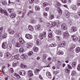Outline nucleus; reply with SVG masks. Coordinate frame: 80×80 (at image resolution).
Returning a JSON list of instances; mask_svg holds the SVG:
<instances>
[{"instance_id": "f257e3e1", "label": "nucleus", "mask_w": 80, "mask_h": 80, "mask_svg": "<svg viewBox=\"0 0 80 80\" xmlns=\"http://www.w3.org/2000/svg\"><path fill=\"white\" fill-rule=\"evenodd\" d=\"M7 37V33H5L4 32L0 33V38H1V39L6 38Z\"/></svg>"}, {"instance_id": "f03ea898", "label": "nucleus", "mask_w": 80, "mask_h": 80, "mask_svg": "<svg viewBox=\"0 0 80 80\" xmlns=\"http://www.w3.org/2000/svg\"><path fill=\"white\" fill-rule=\"evenodd\" d=\"M16 29L15 28H14L12 29L10 28L8 30V32L11 35H13L15 32H16Z\"/></svg>"}, {"instance_id": "7ed1b4c3", "label": "nucleus", "mask_w": 80, "mask_h": 80, "mask_svg": "<svg viewBox=\"0 0 80 80\" xmlns=\"http://www.w3.org/2000/svg\"><path fill=\"white\" fill-rule=\"evenodd\" d=\"M43 37H46V32L45 31L43 32L40 33L39 34V38L41 40H42Z\"/></svg>"}, {"instance_id": "20e7f679", "label": "nucleus", "mask_w": 80, "mask_h": 80, "mask_svg": "<svg viewBox=\"0 0 80 80\" xmlns=\"http://www.w3.org/2000/svg\"><path fill=\"white\" fill-rule=\"evenodd\" d=\"M0 12L2 14H4L5 15H6L7 16H8V14L7 12V11H6L5 10H3L2 8H0Z\"/></svg>"}, {"instance_id": "39448f33", "label": "nucleus", "mask_w": 80, "mask_h": 80, "mask_svg": "<svg viewBox=\"0 0 80 80\" xmlns=\"http://www.w3.org/2000/svg\"><path fill=\"white\" fill-rule=\"evenodd\" d=\"M25 37L26 38H27V39H28V40H31V39L33 38L31 34L28 33L26 34L25 35Z\"/></svg>"}, {"instance_id": "423d86ee", "label": "nucleus", "mask_w": 80, "mask_h": 80, "mask_svg": "<svg viewBox=\"0 0 80 80\" xmlns=\"http://www.w3.org/2000/svg\"><path fill=\"white\" fill-rule=\"evenodd\" d=\"M33 46V43L32 42H29L27 43L26 44V47L27 48H32Z\"/></svg>"}, {"instance_id": "0eeeda50", "label": "nucleus", "mask_w": 80, "mask_h": 80, "mask_svg": "<svg viewBox=\"0 0 80 80\" xmlns=\"http://www.w3.org/2000/svg\"><path fill=\"white\" fill-rule=\"evenodd\" d=\"M19 75L21 76H25L26 75V71L24 70H20L19 72Z\"/></svg>"}, {"instance_id": "6e6552de", "label": "nucleus", "mask_w": 80, "mask_h": 80, "mask_svg": "<svg viewBox=\"0 0 80 80\" xmlns=\"http://www.w3.org/2000/svg\"><path fill=\"white\" fill-rule=\"evenodd\" d=\"M61 27L63 30H67V25L65 23H63L61 24Z\"/></svg>"}, {"instance_id": "1a4fd4ad", "label": "nucleus", "mask_w": 80, "mask_h": 80, "mask_svg": "<svg viewBox=\"0 0 80 80\" xmlns=\"http://www.w3.org/2000/svg\"><path fill=\"white\" fill-rule=\"evenodd\" d=\"M7 42H4L2 44V47L3 49H6L7 48Z\"/></svg>"}, {"instance_id": "9d476101", "label": "nucleus", "mask_w": 80, "mask_h": 80, "mask_svg": "<svg viewBox=\"0 0 80 80\" xmlns=\"http://www.w3.org/2000/svg\"><path fill=\"white\" fill-rule=\"evenodd\" d=\"M64 38H67L68 37H69V33L67 31L64 32L63 34Z\"/></svg>"}, {"instance_id": "9b49d317", "label": "nucleus", "mask_w": 80, "mask_h": 80, "mask_svg": "<svg viewBox=\"0 0 80 80\" xmlns=\"http://www.w3.org/2000/svg\"><path fill=\"white\" fill-rule=\"evenodd\" d=\"M72 38L73 41H74V42H77V41L78 40V38H77V37L75 35H72Z\"/></svg>"}, {"instance_id": "f8f14e48", "label": "nucleus", "mask_w": 80, "mask_h": 80, "mask_svg": "<svg viewBox=\"0 0 80 80\" xmlns=\"http://www.w3.org/2000/svg\"><path fill=\"white\" fill-rule=\"evenodd\" d=\"M79 17H80V11H78L77 12V14L74 15V17L76 19L78 18Z\"/></svg>"}, {"instance_id": "ddd939ff", "label": "nucleus", "mask_w": 80, "mask_h": 80, "mask_svg": "<svg viewBox=\"0 0 80 80\" xmlns=\"http://www.w3.org/2000/svg\"><path fill=\"white\" fill-rule=\"evenodd\" d=\"M28 75L29 77H32L33 76V74L32 72V71L31 70H29L28 71Z\"/></svg>"}, {"instance_id": "4468645a", "label": "nucleus", "mask_w": 80, "mask_h": 80, "mask_svg": "<svg viewBox=\"0 0 80 80\" xmlns=\"http://www.w3.org/2000/svg\"><path fill=\"white\" fill-rule=\"evenodd\" d=\"M58 30L56 32L58 35H61V29H60V27H58Z\"/></svg>"}, {"instance_id": "2eb2a0df", "label": "nucleus", "mask_w": 80, "mask_h": 80, "mask_svg": "<svg viewBox=\"0 0 80 80\" xmlns=\"http://www.w3.org/2000/svg\"><path fill=\"white\" fill-rule=\"evenodd\" d=\"M77 75V72H76V70H73L71 72V75L72 77H74V76H75Z\"/></svg>"}, {"instance_id": "dca6fc26", "label": "nucleus", "mask_w": 80, "mask_h": 80, "mask_svg": "<svg viewBox=\"0 0 80 80\" xmlns=\"http://www.w3.org/2000/svg\"><path fill=\"white\" fill-rule=\"evenodd\" d=\"M5 57H6L7 58H10L11 57V55L9 53L5 54L4 55Z\"/></svg>"}, {"instance_id": "f3484780", "label": "nucleus", "mask_w": 80, "mask_h": 80, "mask_svg": "<svg viewBox=\"0 0 80 80\" xmlns=\"http://www.w3.org/2000/svg\"><path fill=\"white\" fill-rule=\"evenodd\" d=\"M21 58H22L23 59H25V58H27V55L25 54H22L21 55Z\"/></svg>"}, {"instance_id": "a211bd4d", "label": "nucleus", "mask_w": 80, "mask_h": 80, "mask_svg": "<svg viewBox=\"0 0 80 80\" xmlns=\"http://www.w3.org/2000/svg\"><path fill=\"white\" fill-rule=\"evenodd\" d=\"M71 30L72 32H75L77 31V28L76 27H73L71 28Z\"/></svg>"}, {"instance_id": "6ab92c4d", "label": "nucleus", "mask_w": 80, "mask_h": 80, "mask_svg": "<svg viewBox=\"0 0 80 80\" xmlns=\"http://www.w3.org/2000/svg\"><path fill=\"white\" fill-rule=\"evenodd\" d=\"M19 41L21 44H23L25 43V41H24V40L22 38H19Z\"/></svg>"}, {"instance_id": "aec40b11", "label": "nucleus", "mask_w": 80, "mask_h": 80, "mask_svg": "<svg viewBox=\"0 0 80 80\" xmlns=\"http://www.w3.org/2000/svg\"><path fill=\"white\" fill-rule=\"evenodd\" d=\"M46 75L47 77H48L49 78H52V75L50 72H48L46 73Z\"/></svg>"}, {"instance_id": "412c9836", "label": "nucleus", "mask_w": 80, "mask_h": 80, "mask_svg": "<svg viewBox=\"0 0 80 80\" xmlns=\"http://www.w3.org/2000/svg\"><path fill=\"white\" fill-rule=\"evenodd\" d=\"M28 29L30 30V31H33V27L31 25H29L28 26Z\"/></svg>"}, {"instance_id": "4be33fe9", "label": "nucleus", "mask_w": 80, "mask_h": 80, "mask_svg": "<svg viewBox=\"0 0 80 80\" xmlns=\"http://www.w3.org/2000/svg\"><path fill=\"white\" fill-rule=\"evenodd\" d=\"M10 16L11 18H15V17L17 16V15H16V14H15V13H12V14H11Z\"/></svg>"}, {"instance_id": "5701e85b", "label": "nucleus", "mask_w": 80, "mask_h": 80, "mask_svg": "<svg viewBox=\"0 0 80 80\" xmlns=\"http://www.w3.org/2000/svg\"><path fill=\"white\" fill-rule=\"evenodd\" d=\"M2 3L3 5H6L7 4V2L5 0H2Z\"/></svg>"}, {"instance_id": "b1692460", "label": "nucleus", "mask_w": 80, "mask_h": 80, "mask_svg": "<svg viewBox=\"0 0 80 80\" xmlns=\"http://www.w3.org/2000/svg\"><path fill=\"white\" fill-rule=\"evenodd\" d=\"M30 23H32V24L36 23H37V21L35 19H33L31 20Z\"/></svg>"}, {"instance_id": "393cba45", "label": "nucleus", "mask_w": 80, "mask_h": 80, "mask_svg": "<svg viewBox=\"0 0 80 80\" xmlns=\"http://www.w3.org/2000/svg\"><path fill=\"white\" fill-rule=\"evenodd\" d=\"M56 38L58 41H59V42L61 41V39H62L61 37L59 36H56Z\"/></svg>"}, {"instance_id": "a878e982", "label": "nucleus", "mask_w": 80, "mask_h": 80, "mask_svg": "<svg viewBox=\"0 0 80 80\" xmlns=\"http://www.w3.org/2000/svg\"><path fill=\"white\" fill-rule=\"evenodd\" d=\"M21 67L22 68H26L27 67V65H23V63H21Z\"/></svg>"}, {"instance_id": "bb28decb", "label": "nucleus", "mask_w": 80, "mask_h": 80, "mask_svg": "<svg viewBox=\"0 0 80 80\" xmlns=\"http://www.w3.org/2000/svg\"><path fill=\"white\" fill-rule=\"evenodd\" d=\"M58 12H59V13L60 15L62 14V10L60 9V8L59 7L58 8Z\"/></svg>"}, {"instance_id": "cd10ccee", "label": "nucleus", "mask_w": 80, "mask_h": 80, "mask_svg": "<svg viewBox=\"0 0 80 80\" xmlns=\"http://www.w3.org/2000/svg\"><path fill=\"white\" fill-rule=\"evenodd\" d=\"M80 52V48L77 47L76 48V53H79Z\"/></svg>"}, {"instance_id": "c85d7f7f", "label": "nucleus", "mask_w": 80, "mask_h": 80, "mask_svg": "<svg viewBox=\"0 0 80 80\" xmlns=\"http://www.w3.org/2000/svg\"><path fill=\"white\" fill-rule=\"evenodd\" d=\"M48 57V55L47 54L43 53V58L44 59H46Z\"/></svg>"}, {"instance_id": "c756f323", "label": "nucleus", "mask_w": 80, "mask_h": 80, "mask_svg": "<svg viewBox=\"0 0 80 80\" xmlns=\"http://www.w3.org/2000/svg\"><path fill=\"white\" fill-rule=\"evenodd\" d=\"M36 42L37 45H38V46H39L41 44V41L39 40H37Z\"/></svg>"}, {"instance_id": "7c9ffc66", "label": "nucleus", "mask_w": 80, "mask_h": 80, "mask_svg": "<svg viewBox=\"0 0 80 80\" xmlns=\"http://www.w3.org/2000/svg\"><path fill=\"white\" fill-rule=\"evenodd\" d=\"M57 54L59 55H63V52L62 51H59L57 53Z\"/></svg>"}, {"instance_id": "2f4dec72", "label": "nucleus", "mask_w": 80, "mask_h": 80, "mask_svg": "<svg viewBox=\"0 0 80 80\" xmlns=\"http://www.w3.org/2000/svg\"><path fill=\"white\" fill-rule=\"evenodd\" d=\"M33 50L34 52H38V48L35 47L33 48Z\"/></svg>"}, {"instance_id": "473e14b6", "label": "nucleus", "mask_w": 80, "mask_h": 80, "mask_svg": "<svg viewBox=\"0 0 80 80\" xmlns=\"http://www.w3.org/2000/svg\"><path fill=\"white\" fill-rule=\"evenodd\" d=\"M8 11L11 14L13 13V9H8Z\"/></svg>"}, {"instance_id": "72a5a7b5", "label": "nucleus", "mask_w": 80, "mask_h": 80, "mask_svg": "<svg viewBox=\"0 0 80 80\" xmlns=\"http://www.w3.org/2000/svg\"><path fill=\"white\" fill-rule=\"evenodd\" d=\"M16 46L17 47H20L21 45H20V43L19 42H16Z\"/></svg>"}, {"instance_id": "f704fd0d", "label": "nucleus", "mask_w": 80, "mask_h": 80, "mask_svg": "<svg viewBox=\"0 0 80 80\" xmlns=\"http://www.w3.org/2000/svg\"><path fill=\"white\" fill-rule=\"evenodd\" d=\"M76 62H73L72 64V66L73 68L75 67L76 65H77Z\"/></svg>"}, {"instance_id": "c9c22d12", "label": "nucleus", "mask_w": 80, "mask_h": 80, "mask_svg": "<svg viewBox=\"0 0 80 80\" xmlns=\"http://www.w3.org/2000/svg\"><path fill=\"white\" fill-rule=\"evenodd\" d=\"M12 47V44H9L8 45L7 48H8V49H9V50H11Z\"/></svg>"}, {"instance_id": "e433bc0d", "label": "nucleus", "mask_w": 80, "mask_h": 80, "mask_svg": "<svg viewBox=\"0 0 80 80\" xmlns=\"http://www.w3.org/2000/svg\"><path fill=\"white\" fill-rule=\"evenodd\" d=\"M48 5V3H47V2H44L43 3V6L44 7H47Z\"/></svg>"}, {"instance_id": "4c0bfd02", "label": "nucleus", "mask_w": 80, "mask_h": 80, "mask_svg": "<svg viewBox=\"0 0 80 80\" xmlns=\"http://www.w3.org/2000/svg\"><path fill=\"white\" fill-rule=\"evenodd\" d=\"M40 70H39V69H36L35 71H34V73L35 74H36V75H37L38 74L37 73V72L39 73V72H40Z\"/></svg>"}, {"instance_id": "58836bf2", "label": "nucleus", "mask_w": 80, "mask_h": 80, "mask_svg": "<svg viewBox=\"0 0 80 80\" xmlns=\"http://www.w3.org/2000/svg\"><path fill=\"white\" fill-rule=\"evenodd\" d=\"M40 26H36V29L37 30H40Z\"/></svg>"}, {"instance_id": "ea45409f", "label": "nucleus", "mask_w": 80, "mask_h": 80, "mask_svg": "<svg viewBox=\"0 0 80 80\" xmlns=\"http://www.w3.org/2000/svg\"><path fill=\"white\" fill-rule=\"evenodd\" d=\"M33 13V11H30L27 14V15L28 16L30 15V14H32Z\"/></svg>"}, {"instance_id": "a19ab883", "label": "nucleus", "mask_w": 80, "mask_h": 80, "mask_svg": "<svg viewBox=\"0 0 80 80\" xmlns=\"http://www.w3.org/2000/svg\"><path fill=\"white\" fill-rule=\"evenodd\" d=\"M32 55H33V51H32L29 52L28 53V56H31Z\"/></svg>"}, {"instance_id": "79ce46f5", "label": "nucleus", "mask_w": 80, "mask_h": 80, "mask_svg": "<svg viewBox=\"0 0 80 80\" xmlns=\"http://www.w3.org/2000/svg\"><path fill=\"white\" fill-rule=\"evenodd\" d=\"M65 15H66V17L67 18H69V17H70V12H68L67 13H66Z\"/></svg>"}, {"instance_id": "37998d69", "label": "nucleus", "mask_w": 80, "mask_h": 80, "mask_svg": "<svg viewBox=\"0 0 80 80\" xmlns=\"http://www.w3.org/2000/svg\"><path fill=\"white\" fill-rule=\"evenodd\" d=\"M16 56V59L17 60H20V55H15Z\"/></svg>"}, {"instance_id": "c03bdc74", "label": "nucleus", "mask_w": 80, "mask_h": 80, "mask_svg": "<svg viewBox=\"0 0 80 80\" xmlns=\"http://www.w3.org/2000/svg\"><path fill=\"white\" fill-rule=\"evenodd\" d=\"M53 36V35L52 34V32H50V33L49 34L48 37L49 38H52Z\"/></svg>"}, {"instance_id": "a18cd8bd", "label": "nucleus", "mask_w": 80, "mask_h": 80, "mask_svg": "<svg viewBox=\"0 0 80 80\" xmlns=\"http://www.w3.org/2000/svg\"><path fill=\"white\" fill-rule=\"evenodd\" d=\"M10 40L12 43H14L15 42V39L13 38V37H11V38L10 39Z\"/></svg>"}, {"instance_id": "49530a36", "label": "nucleus", "mask_w": 80, "mask_h": 80, "mask_svg": "<svg viewBox=\"0 0 80 80\" xmlns=\"http://www.w3.org/2000/svg\"><path fill=\"white\" fill-rule=\"evenodd\" d=\"M9 72L11 73H13V68H11L10 69H9Z\"/></svg>"}, {"instance_id": "de8ad7c7", "label": "nucleus", "mask_w": 80, "mask_h": 80, "mask_svg": "<svg viewBox=\"0 0 80 80\" xmlns=\"http://www.w3.org/2000/svg\"><path fill=\"white\" fill-rule=\"evenodd\" d=\"M67 67L68 69H71L72 68V67L70 65V64L67 65Z\"/></svg>"}, {"instance_id": "09e8293b", "label": "nucleus", "mask_w": 80, "mask_h": 80, "mask_svg": "<svg viewBox=\"0 0 80 80\" xmlns=\"http://www.w3.org/2000/svg\"><path fill=\"white\" fill-rule=\"evenodd\" d=\"M40 9V8L39 6H36L35 8L36 10L37 11H38V10H39Z\"/></svg>"}, {"instance_id": "8fccbe9b", "label": "nucleus", "mask_w": 80, "mask_h": 80, "mask_svg": "<svg viewBox=\"0 0 80 80\" xmlns=\"http://www.w3.org/2000/svg\"><path fill=\"white\" fill-rule=\"evenodd\" d=\"M8 3H9L10 4H11V5H14L15 3L13 2H12L10 1V0H9Z\"/></svg>"}, {"instance_id": "3c124183", "label": "nucleus", "mask_w": 80, "mask_h": 80, "mask_svg": "<svg viewBox=\"0 0 80 80\" xmlns=\"http://www.w3.org/2000/svg\"><path fill=\"white\" fill-rule=\"evenodd\" d=\"M17 66V63H13L12 67H16Z\"/></svg>"}, {"instance_id": "603ef678", "label": "nucleus", "mask_w": 80, "mask_h": 80, "mask_svg": "<svg viewBox=\"0 0 80 80\" xmlns=\"http://www.w3.org/2000/svg\"><path fill=\"white\" fill-rule=\"evenodd\" d=\"M77 70L78 71H80V64H78L77 66Z\"/></svg>"}, {"instance_id": "864d4df0", "label": "nucleus", "mask_w": 80, "mask_h": 80, "mask_svg": "<svg viewBox=\"0 0 80 80\" xmlns=\"http://www.w3.org/2000/svg\"><path fill=\"white\" fill-rule=\"evenodd\" d=\"M19 52H20V53L23 52H24V49L22 48L20 49Z\"/></svg>"}, {"instance_id": "5fc2aeb1", "label": "nucleus", "mask_w": 80, "mask_h": 80, "mask_svg": "<svg viewBox=\"0 0 80 80\" xmlns=\"http://www.w3.org/2000/svg\"><path fill=\"white\" fill-rule=\"evenodd\" d=\"M3 27H2L0 28V33H2V32H2L3 31Z\"/></svg>"}, {"instance_id": "6e6d98bb", "label": "nucleus", "mask_w": 80, "mask_h": 80, "mask_svg": "<svg viewBox=\"0 0 80 80\" xmlns=\"http://www.w3.org/2000/svg\"><path fill=\"white\" fill-rule=\"evenodd\" d=\"M54 18V16H53V15H51L50 16V20H52V19H53V18Z\"/></svg>"}, {"instance_id": "4d7b16f0", "label": "nucleus", "mask_w": 80, "mask_h": 80, "mask_svg": "<svg viewBox=\"0 0 80 80\" xmlns=\"http://www.w3.org/2000/svg\"><path fill=\"white\" fill-rule=\"evenodd\" d=\"M59 46L60 47H64V46H65V44H64L63 43H60V44L59 45Z\"/></svg>"}, {"instance_id": "13d9d810", "label": "nucleus", "mask_w": 80, "mask_h": 80, "mask_svg": "<svg viewBox=\"0 0 80 80\" xmlns=\"http://www.w3.org/2000/svg\"><path fill=\"white\" fill-rule=\"evenodd\" d=\"M72 9L73 10H76L77 9V8L76 7V6L73 5L72 7Z\"/></svg>"}, {"instance_id": "bf43d9fd", "label": "nucleus", "mask_w": 80, "mask_h": 80, "mask_svg": "<svg viewBox=\"0 0 80 80\" xmlns=\"http://www.w3.org/2000/svg\"><path fill=\"white\" fill-rule=\"evenodd\" d=\"M35 1V0H29V2L32 3H34Z\"/></svg>"}, {"instance_id": "052dcab7", "label": "nucleus", "mask_w": 80, "mask_h": 80, "mask_svg": "<svg viewBox=\"0 0 80 80\" xmlns=\"http://www.w3.org/2000/svg\"><path fill=\"white\" fill-rule=\"evenodd\" d=\"M52 45L53 47H56V46H57V44H56L55 42L52 43Z\"/></svg>"}, {"instance_id": "680f3d73", "label": "nucleus", "mask_w": 80, "mask_h": 80, "mask_svg": "<svg viewBox=\"0 0 80 80\" xmlns=\"http://www.w3.org/2000/svg\"><path fill=\"white\" fill-rule=\"evenodd\" d=\"M65 71L66 73H69V70L68 68H66Z\"/></svg>"}, {"instance_id": "e2e57ef3", "label": "nucleus", "mask_w": 80, "mask_h": 80, "mask_svg": "<svg viewBox=\"0 0 80 80\" xmlns=\"http://www.w3.org/2000/svg\"><path fill=\"white\" fill-rule=\"evenodd\" d=\"M61 2L63 3H67V0H61Z\"/></svg>"}, {"instance_id": "0e129e2a", "label": "nucleus", "mask_w": 80, "mask_h": 80, "mask_svg": "<svg viewBox=\"0 0 80 80\" xmlns=\"http://www.w3.org/2000/svg\"><path fill=\"white\" fill-rule=\"evenodd\" d=\"M34 2L36 4H38V3H39V0H36V1L35 0Z\"/></svg>"}, {"instance_id": "69168bd1", "label": "nucleus", "mask_w": 80, "mask_h": 80, "mask_svg": "<svg viewBox=\"0 0 80 80\" xmlns=\"http://www.w3.org/2000/svg\"><path fill=\"white\" fill-rule=\"evenodd\" d=\"M77 5H78V6H80V0L78 1V3Z\"/></svg>"}, {"instance_id": "338daca9", "label": "nucleus", "mask_w": 80, "mask_h": 80, "mask_svg": "<svg viewBox=\"0 0 80 80\" xmlns=\"http://www.w3.org/2000/svg\"><path fill=\"white\" fill-rule=\"evenodd\" d=\"M57 62L58 63L59 65H62V62H61L59 61H57Z\"/></svg>"}, {"instance_id": "774afa93", "label": "nucleus", "mask_w": 80, "mask_h": 80, "mask_svg": "<svg viewBox=\"0 0 80 80\" xmlns=\"http://www.w3.org/2000/svg\"><path fill=\"white\" fill-rule=\"evenodd\" d=\"M43 15L44 16L47 17V13L46 12H44L43 13Z\"/></svg>"}]
</instances>
